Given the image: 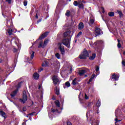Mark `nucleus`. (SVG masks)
Instances as JSON below:
<instances>
[{
  "instance_id": "nucleus-1",
  "label": "nucleus",
  "mask_w": 125,
  "mask_h": 125,
  "mask_svg": "<svg viewBox=\"0 0 125 125\" xmlns=\"http://www.w3.org/2000/svg\"><path fill=\"white\" fill-rule=\"evenodd\" d=\"M62 43L64 45H65L66 47H68V48H70V40L69 39H64L62 40V43H59V49L61 51V54L62 55H64L65 54V50L64 49V47H62L61 45Z\"/></svg>"
},
{
  "instance_id": "nucleus-2",
  "label": "nucleus",
  "mask_w": 125,
  "mask_h": 125,
  "mask_svg": "<svg viewBox=\"0 0 125 125\" xmlns=\"http://www.w3.org/2000/svg\"><path fill=\"white\" fill-rule=\"evenodd\" d=\"M86 117L87 121H90L91 125H99V121L95 120L92 116V111L87 112Z\"/></svg>"
},
{
  "instance_id": "nucleus-3",
  "label": "nucleus",
  "mask_w": 125,
  "mask_h": 125,
  "mask_svg": "<svg viewBox=\"0 0 125 125\" xmlns=\"http://www.w3.org/2000/svg\"><path fill=\"white\" fill-rule=\"evenodd\" d=\"M22 83V82H20L18 83V85L16 86V89L13 92H12L10 94L11 98H14V97L16 94H17V92H18V90L20 87H21V84Z\"/></svg>"
},
{
  "instance_id": "nucleus-4",
  "label": "nucleus",
  "mask_w": 125,
  "mask_h": 125,
  "mask_svg": "<svg viewBox=\"0 0 125 125\" xmlns=\"http://www.w3.org/2000/svg\"><path fill=\"white\" fill-rule=\"evenodd\" d=\"M89 57V54H88V52H87L86 49H84V51L79 56V58L80 59H86L87 57Z\"/></svg>"
},
{
  "instance_id": "nucleus-5",
  "label": "nucleus",
  "mask_w": 125,
  "mask_h": 125,
  "mask_svg": "<svg viewBox=\"0 0 125 125\" xmlns=\"http://www.w3.org/2000/svg\"><path fill=\"white\" fill-rule=\"evenodd\" d=\"M120 112L121 111L119 109H117L115 111V117H116L115 123H120V122H122V120L118 119H121V117H122V116L120 115Z\"/></svg>"
},
{
  "instance_id": "nucleus-6",
  "label": "nucleus",
  "mask_w": 125,
  "mask_h": 125,
  "mask_svg": "<svg viewBox=\"0 0 125 125\" xmlns=\"http://www.w3.org/2000/svg\"><path fill=\"white\" fill-rule=\"evenodd\" d=\"M28 100V97L27 96V93H26V91H23L22 93V99H20V101L21 102H22L24 104V103H25L26 101Z\"/></svg>"
},
{
  "instance_id": "nucleus-7",
  "label": "nucleus",
  "mask_w": 125,
  "mask_h": 125,
  "mask_svg": "<svg viewBox=\"0 0 125 125\" xmlns=\"http://www.w3.org/2000/svg\"><path fill=\"white\" fill-rule=\"evenodd\" d=\"M48 42H49V40H48V39H46L44 41V43L42 42H40L38 47L39 48L41 47H42V48L45 47V46H46V45L47 44V43H48Z\"/></svg>"
},
{
  "instance_id": "nucleus-8",
  "label": "nucleus",
  "mask_w": 125,
  "mask_h": 125,
  "mask_svg": "<svg viewBox=\"0 0 125 125\" xmlns=\"http://www.w3.org/2000/svg\"><path fill=\"white\" fill-rule=\"evenodd\" d=\"M73 34H74V31L69 30L64 33L63 37L64 38H70L73 36Z\"/></svg>"
},
{
  "instance_id": "nucleus-9",
  "label": "nucleus",
  "mask_w": 125,
  "mask_h": 125,
  "mask_svg": "<svg viewBox=\"0 0 125 125\" xmlns=\"http://www.w3.org/2000/svg\"><path fill=\"white\" fill-rule=\"evenodd\" d=\"M52 80H53V83L55 85H56V84L58 83H59V78H58V76H55V75L53 76L52 77Z\"/></svg>"
},
{
  "instance_id": "nucleus-10",
  "label": "nucleus",
  "mask_w": 125,
  "mask_h": 125,
  "mask_svg": "<svg viewBox=\"0 0 125 125\" xmlns=\"http://www.w3.org/2000/svg\"><path fill=\"white\" fill-rule=\"evenodd\" d=\"M101 30L100 28L96 27L95 29V35L97 37V36H99V35L101 34Z\"/></svg>"
},
{
  "instance_id": "nucleus-11",
  "label": "nucleus",
  "mask_w": 125,
  "mask_h": 125,
  "mask_svg": "<svg viewBox=\"0 0 125 125\" xmlns=\"http://www.w3.org/2000/svg\"><path fill=\"white\" fill-rule=\"evenodd\" d=\"M120 78V75L119 74L116 75L115 74H114L112 75V77H111V78L112 80H114L115 82L117 81H119V78Z\"/></svg>"
},
{
  "instance_id": "nucleus-12",
  "label": "nucleus",
  "mask_w": 125,
  "mask_h": 125,
  "mask_svg": "<svg viewBox=\"0 0 125 125\" xmlns=\"http://www.w3.org/2000/svg\"><path fill=\"white\" fill-rule=\"evenodd\" d=\"M87 71V70L86 69L80 70L79 71V74L80 76H83V74H85V73H86Z\"/></svg>"
},
{
  "instance_id": "nucleus-13",
  "label": "nucleus",
  "mask_w": 125,
  "mask_h": 125,
  "mask_svg": "<svg viewBox=\"0 0 125 125\" xmlns=\"http://www.w3.org/2000/svg\"><path fill=\"white\" fill-rule=\"evenodd\" d=\"M48 35L47 32H45L44 33H43V34H42L41 35V36L39 38V39L38 40V41H39V40H42V39H44V38H45V37H47Z\"/></svg>"
},
{
  "instance_id": "nucleus-14",
  "label": "nucleus",
  "mask_w": 125,
  "mask_h": 125,
  "mask_svg": "<svg viewBox=\"0 0 125 125\" xmlns=\"http://www.w3.org/2000/svg\"><path fill=\"white\" fill-rule=\"evenodd\" d=\"M84 27V25H83V23L80 22L78 25V29L79 30H83Z\"/></svg>"
},
{
  "instance_id": "nucleus-15",
  "label": "nucleus",
  "mask_w": 125,
  "mask_h": 125,
  "mask_svg": "<svg viewBox=\"0 0 125 125\" xmlns=\"http://www.w3.org/2000/svg\"><path fill=\"white\" fill-rule=\"evenodd\" d=\"M0 115L1 117H3L4 119H6V114L2 110L0 111Z\"/></svg>"
},
{
  "instance_id": "nucleus-16",
  "label": "nucleus",
  "mask_w": 125,
  "mask_h": 125,
  "mask_svg": "<svg viewBox=\"0 0 125 125\" xmlns=\"http://www.w3.org/2000/svg\"><path fill=\"white\" fill-rule=\"evenodd\" d=\"M33 78L34 80H39V78H40V74L37 73H35L33 74Z\"/></svg>"
},
{
  "instance_id": "nucleus-17",
  "label": "nucleus",
  "mask_w": 125,
  "mask_h": 125,
  "mask_svg": "<svg viewBox=\"0 0 125 125\" xmlns=\"http://www.w3.org/2000/svg\"><path fill=\"white\" fill-rule=\"evenodd\" d=\"M71 86V84H70V82H67L65 83V85L63 86L64 88H67V87H70Z\"/></svg>"
},
{
  "instance_id": "nucleus-18",
  "label": "nucleus",
  "mask_w": 125,
  "mask_h": 125,
  "mask_svg": "<svg viewBox=\"0 0 125 125\" xmlns=\"http://www.w3.org/2000/svg\"><path fill=\"white\" fill-rule=\"evenodd\" d=\"M95 78V74H93L90 78V79L89 80V81L87 82V83H90L92 81H93V79Z\"/></svg>"
},
{
  "instance_id": "nucleus-19",
  "label": "nucleus",
  "mask_w": 125,
  "mask_h": 125,
  "mask_svg": "<svg viewBox=\"0 0 125 125\" xmlns=\"http://www.w3.org/2000/svg\"><path fill=\"white\" fill-rule=\"evenodd\" d=\"M29 54L31 55V59H33L34 56H35V52L34 51H31L29 52Z\"/></svg>"
},
{
  "instance_id": "nucleus-20",
  "label": "nucleus",
  "mask_w": 125,
  "mask_h": 125,
  "mask_svg": "<svg viewBox=\"0 0 125 125\" xmlns=\"http://www.w3.org/2000/svg\"><path fill=\"white\" fill-rule=\"evenodd\" d=\"M55 92L56 94H57V95L59 94L60 91H59V88H58V86H56V88L55 89Z\"/></svg>"
},
{
  "instance_id": "nucleus-21",
  "label": "nucleus",
  "mask_w": 125,
  "mask_h": 125,
  "mask_svg": "<svg viewBox=\"0 0 125 125\" xmlns=\"http://www.w3.org/2000/svg\"><path fill=\"white\" fill-rule=\"evenodd\" d=\"M95 57H96V54L95 53H94L91 56H90L89 58V59L90 60H93V59H94V58H95Z\"/></svg>"
},
{
  "instance_id": "nucleus-22",
  "label": "nucleus",
  "mask_w": 125,
  "mask_h": 125,
  "mask_svg": "<svg viewBox=\"0 0 125 125\" xmlns=\"http://www.w3.org/2000/svg\"><path fill=\"white\" fill-rule=\"evenodd\" d=\"M97 107H100L101 106V101L100 100H98L96 103Z\"/></svg>"
},
{
  "instance_id": "nucleus-23",
  "label": "nucleus",
  "mask_w": 125,
  "mask_h": 125,
  "mask_svg": "<svg viewBox=\"0 0 125 125\" xmlns=\"http://www.w3.org/2000/svg\"><path fill=\"white\" fill-rule=\"evenodd\" d=\"M78 7L79 8H82V9H83V3H81V2H79Z\"/></svg>"
},
{
  "instance_id": "nucleus-24",
  "label": "nucleus",
  "mask_w": 125,
  "mask_h": 125,
  "mask_svg": "<svg viewBox=\"0 0 125 125\" xmlns=\"http://www.w3.org/2000/svg\"><path fill=\"white\" fill-rule=\"evenodd\" d=\"M12 29H8L7 30V33L9 35V36H11V35H12Z\"/></svg>"
},
{
  "instance_id": "nucleus-25",
  "label": "nucleus",
  "mask_w": 125,
  "mask_h": 125,
  "mask_svg": "<svg viewBox=\"0 0 125 125\" xmlns=\"http://www.w3.org/2000/svg\"><path fill=\"white\" fill-rule=\"evenodd\" d=\"M55 56L56 57V58H57V59H60V57H61L60 54L58 53H56Z\"/></svg>"
},
{
  "instance_id": "nucleus-26",
  "label": "nucleus",
  "mask_w": 125,
  "mask_h": 125,
  "mask_svg": "<svg viewBox=\"0 0 125 125\" xmlns=\"http://www.w3.org/2000/svg\"><path fill=\"white\" fill-rule=\"evenodd\" d=\"M77 83H78V82H77V78H75L72 81V84L73 85H76V84H77Z\"/></svg>"
},
{
  "instance_id": "nucleus-27",
  "label": "nucleus",
  "mask_w": 125,
  "mask_h": 125,
  "mask_svg": "<svg viewBox=\"0 0 125 125\" xmlns=\"http://www.w3.org/2000/svg\"><path fill=\"white\" fill-rule=\"evenodd\" d=\"M93 23H94V19L91 18V17L90 19L89 24H90L91 25H92V24H93Z\"/></svg>"
},
{
  "instance_id": "nucleus-28",
  "label": "nucleus",
  "mask_w": 125,
  "mask_h": 125,
  "mask_svg": "<svg viewBox=\"0 0 125 125\" xmlns=\"http://www.w3.org/2000/svg\"><path fill=\"white\" fill-rule=\"evenodd\" d=\"M122 63V65L123 66V71H124V72H125V61L123 60Z\"/></svg>"
},
{
  "instance_id": "nucleus-29",
  "label": "nucleus",
  "mask_w": 125,
  "mask_h": 125,
  "mask_svg": "<svg viewBox=\"0 0 125 125\" xmlns=\"http://www.w3.org/2000/svg\"><path fill=\"white\" fill-rule=\"evenodd\" d=\"M55 105L58 107L59 108V107H60V103H59V101H56L55 102Z\"/></svg>"
},
{
  "instance_id": "nucleus-30",
  "label": "nucleus",
  "mask_w": 125,
  "mask_h": 125,
  "mask_svg": "<svg viewBox=\"0 0 125 125\" xmlns=\"http://www.w3.org/2000/svg\"><path fill=\"white\" fill-rule=\"evenodd\" d=\"M108 15L110 17H113V16H114V15H115V13H114L113 12H110L108 13Z\"/></svg>"
},
{
  "instance_id": "nucleus-31",
  "label": "nucleus",
  "mask_w": 125,
  "mask_h": 125,
  "mask_svg": "<svg viewBox=\"0 0 125 125\" xmlns=\"http://www.w3.org/2000/svg\"><path fill=\"white\" fill-rule=\"evenodd\" d=\"M118 44L117 45L118 48H121V47H122V45L121 44V41H120V40H118Z\"/></svg>"
},
{
  "instance_id": "nucleus-32",
  "label": "nucleus",
  "mask_w": 125,
  "mask_h": 125,
  "mask_svg": "<svg viewBox=\"0 0 125 125\" xmlns=\"http://www.w3.org/2000/svg\"><path fill=\"white\" fill-rule=\"evenodd\" d=\"M80 4V2H78L77 1H74L73 2V5L74 6H78L79 4Z\"/></svg>"
},
{
  "instance_id": "nucleus-33",
  "label": "nucleus",
  "mask_w": 125,
  "mask_h": 125,
  "mask_svg": "<svg viewBox=\"0 0 125 125\" xmlns=\"http://www.w3.org/2000/svg\"><path fill=\"white\" fill-rule=\"evenodd\" d=\"M99 66H96V72H99ZM97 76H98V75H99V72L96 74Z\"/></svg>"
},
{
  "instance_id": "nucleus-34",
  "label": "nucleus",
  "mask_w": 125,
  "mask_h": 125,
  "mask_svg": "<svg viewBox=\"0 0 125 125\" xmlns=\"http://www.w3.org/2000/svg\"><path fill=\"white\" fill-rule=\"evenodd\" d=\"M65 15L66 16L69 17V16L71 15V12H70V11H67L66 13H65Z\"/></svg>"
},
{
  "instance_id": "nucleus-35",
  "label": "nucleus",
  "mask_w": 125,
  "mask_h": 125,
  "mask_svg": "<svg viewBox=\"0 0 125 125\" xmlns=\"http://www.w3.org/2000/svg\"><path fill=\"white\" fill-rule=\"evenodd\" d=\"M51 111L52 113H54L55 112H56L57 113H59V112H58V110H57V109L55 110V109H54L53 108H52L51 109Z\"/></svg>"
},
{
  "instance_id": "nucleus-36",
  "label": "nucleus",
  "mask_w": 125,
  "mask_h": 125,
  "mask_svg": "<svg viewBox=\"0 0 125 125\" xmlns=\"http://www.w3.org/2000/svg\"><path fill=\"white\" fill-rule=\"evenodd\" d=\"M117 12L118 14L120 15V17H122V16H123V13L122 12V11L120 10H117Z\"/></svg>"
},
{
  "instance_id": "nucleus-37",
  "label": "nucleus",
  "mask_w": 125,
  "mask_h": 125,
  "mask_svg": "<svg viewBox=\"0 0 125 125\" xmlns=\"http://www.w3.org/2000/svg\"><path fill=\"white\" fill-rule=\"evenodd\" d=\"M95 43H99V44H102L103 43V41H97Z\"/></svg>"
},
{
  "instance_id": "nucleus-38",
  "label": "nucleus",
  "mask_w": 125,
  "mask_h": 125,
  "mask_svg": "<svg viewBox=\"0 0 125 125\" xmlns=\"http://www.w3.org/2000/svg\"><path fill=\"white\" fill-rule=\"evenodd\" d=\"M28 4V1L25 0L23 2V5L24 6H27V5Z\"/></svg>"
},
{
  "instance_id": "nucleus-39",
  "label": "nucleus",
  "mask_w": 125,
  "mask_h": 125,
  "mask_svg": "<svg viewBox=\"0 0 125 125\" xmlns=\"http://www.w3.org/2000/svg\"><path fill=\"white\" fill-rule=\"evenodd\" d=\"M83 34V32H80L77 35V38H79V37H80L82 36V34Z\"/></svg>"
},
{
  "instance_id": "nucleus-40",
  "label": "nucleus",
  "mask_w": 125,
  "mask_h": 125,
  "mask_svg": "<svg viewBox=\"0 0 125 125\" xmlns=\"http://www.w3.org/2000/svg\"><path fill=\"white\" fill-rule=\"evenodd\" d=\"M4 81H5V79L2 80V79H1V77H0V83H2V82H4Z\"/></svg>"
},
{
  "instance_id": "nucleus-41",
  "label": "nucleus",
  "mask_w": 125,
  "mask_h": 125,
  "mask_svg": "<svg viewBox=\"0 0 125 125\" xmlns=\"http://www.w3.org/2000/svg\"><path fill=\"white\" fill-rule=\"evenodd\" d=\"M22 110L23 111V112H26V111H27V108L26 107H24L22 108Z\"/></svg>"
},
{
  "instance_id": "nucleus-42",
  "label": "nucleus",
  "mask_w": 125,
  "mask_h": 125,
  "mask_svg": "<svg viewBox=\"0 0 125 125\" xmlns=\"http://www.w3.org/2000/svg\"><path fill=\"white\" fill-rule=\"evenodd\" d=\"M29 116H34V113H30L29 114H28L26 116L27 118H29Z\"/></svg>"
},
{
  "instance_id": "nucleus-43",
  "label": "nucleus",
  "mask_w": 125,
  "mask_h": 125,
  "mask_svg": "<svg viewBox=\"0 0 125 125\" xmlns=\"http://www.w3.org/2000/svg\"><path fill=\"white\" fill-rule=\"evenodd\" d=\"M6 1L9 3V4H10L11 3V0H6Z\"/></svg>"
},
{
  "instance_id": "nucleus-44",
  "label": "nucleus",
  "mask_w": 125,
  "mask_h": 125,
  "mask_svg": "<svg viewBox=\"0 0 125 125\" xmlns=\"http://www.w3.org/2000/svg\"><path fill=\"white\" fill-rule=\"evenodd\" d=\"M84 98L86 100H87L89 98L88 96H87V95H86V94H85V97H84Z\"/></svg>"
},
{
  "instance_id": "nucleus-45",
  "label": "nucleus",
  "mask_w": 125,
  "mask_h": 125,
  "mask_svg": "<svg viewBox=\"0 0 125 125\" xmlns=\"http://www.w3.org/2000/svg\"><path fill=\"white\" fill-rule=\"evenodd\" d=\"M42 71H43V68H41L40 69H39L38 72L40 73V72H42Z\"/></svg>"
},
{
  "instance_id": "nucleus-46",
  "label": "nucleus",
  "mask_w": 125,
  "mask_h": 125,
  "mask_svg": "<svg viewBox=\"0 0 125 125\" xmlns=\"http://www.w3.org/2000/svg\"><path fill=\"white\" fill-rule=\"evenodd\" d=\"M17 42H19V40L16 39V42H15L16 45L18 46V44H17Z\"/></svg>"
},
{
  "instance_id": "nucleus-47",
  "label": "nucleus",
  "mask_w": 125,
  "mask_h": 125,
  "mask_svg": "<svg viewBox=\"0 0 125 125\" xmlns=\"http://www.w3.org/2000/svg\"><path fill=\"white\" fill-rule=\"evenodd\" d=\"M67 125H72V123L70 122H67Z\"/></svg>"
},
{
  "instance_id": "nucleus-48",
  "label": "nucleus",
  "mask_w": 125,
  "mask_h": 125,
  "mask_svg": "<svg viewBox=\"0 0 125 125\" xmlns=\"http://www.w3.org/2000/svg\"><path fill=\"white\" fill-rule=\"evenodd\" d=\"M40 22H42V19H40L38 21H37V24H39Z\"/></svg>"
},
{
  "instance_id": "nucleus-49",
  "label": "nucleus",
  "mask_w": 125,
  "mask_h": 125,
  "mask_svg": "<svg viewBox=\"0 0 125 125\" xmlns=\"http://www.w3.org/2000/svg\"><path fill=\"white\" fill-rule=\"evenodd\" d=\"M90 105H92V103H89L88 104V106H90Z\"/></svg>"
},
{
  "instance_id": "nucleus-50",
  "label": "nucleus",
  "mask_w": 125,
  "mask_h": 125,
  "mask_svg": "<svg viewBox=\"0 0 125 125\" xmlns=\"http://www.w3.org/2000/svg\"><path fill=\"white\" fill-rule=\"evenodd\" d=\"M42 85H40L39 86V89H41L42 88Z\"/></svg>"
},
{
  "instance_id": "nucleus-51",
  "label": "nucleus",
  "mask_w": 125,
  "mask_h": 125,
  "mask_svg": "<svg viewBox=\"0 0 125 125\" xmlns=\"http://www.w3.org/2000/svg\"><path fill=\"white\" fill-rule=\"evenodd\" d=\"M81 94H82L81 92H80L79 96V100H81V98H80V97H81Z\"/></svg>"
},
{
  "instance_id": "nucleus-52",
  "label": "nucleus",
  "mask_w": 125,
  "mask_h": 125,
  "mask_svg": "<svg viewBox=\"0 0 125 125\" xmlns=\"http://www.w3.org/2000/svg\"><path fill=\"white\" fill-rule=\"evenodd\" d=\"M13 51H14V52H16V51H17V49L15 48V49H14Z\"/></svg>"
},
{
  "instance_id": "nucleus-53",
  "label": "nucleus",
  "mask_w": 125,
  "mask_h": 125,
  "mask_svg": "<svg viewBox=\"0 0 125 125\" xmlns=\"http://www.w3.org/2000/svg\"><path fill=\"white\" fill-rule=\"evenodd\" d=\"M103 8L102 12L103 13H104V12H105V11L104 10V8Z\"/></svg>"
},
{
  "instance_id": "nucleus-54",
  "label": "nucleus",
  "mask_w": 125,
  "mask_h": 125,
  "mask_svg": "<svg viewBox=\"0 0 125 125\" xmlns=\"http://www.w3.org/2000/svg\"><path fill=\"white\" fill-rule=\"evenodd\" d=\"M0 63H2V59H0Z\"/></svg>"
},
{
  "instance_id": "nucleus-55",
  "label": "nucleus",
  "mask_w": 125,
  "mask_h": 125,
  "mask_svg": "<svg viewBox=\"0 0 125 125\" xmlns=\"http://www.w3.org/2000/svg\"><path fill=\"white\" fill-rule=\"evenodd\" d=\"M36 18H37V19H38V18H39V17L38 16V15H36Z\"/></svg>"
},
{
  "instance_id": "nucleus-56",
  "label": "nucleus",
  "mask_w": 125,
  "mask_h": 125,
  "mask_svg": "<svg viewBox=\"0 0 125 125\" xmlns=\"http://www.w3.org/2000/svg\"><path fill=\"white\" fill-rule=\"evenodd\" d=\"M22 125H26V123H22Z\"/></svg>"
},
{
  "instance_id": "nucleus-57",
  "label": "nucleus",
  "mask_w": 125,
  "mask_h": 125,
  "mask_svg": "<svg viewBox=\"0 0 125 125\" xmlns=\"http://www.w3.org/2000/svg\"><path fill=\"white\" fill-rule=\"evenodd\" d=\"M2 71V70H1V69H0V73H1Z\"/></svg>"
},
{
  "instance_id": "nucleus-58",
  "label": "nucleus",
  "mask_w": 125,
  "mask_h": 125,
  "mask_svg": "<svg viewBox=\"0 0 125 125\" xmlns=\"http://www.w3.org/2000/svg\"><path fill=\"white\" fill-rule=\"evenodd\" d=\"M124 55H125V51L123 53Z\"/></svg>"
},
{
  "instance_id": "nucleus-59",
  "label": "nucleus",
  "mask_w": 125,
  "mask_h": 125,
  "mask_svg": "<svg viewBox=\"0 0 125 125\" xmlns=\"http://www.w3.org/2000/svg\"><path fill=\"white\" fill-rule=\"evenodd\" d=\"M42 66H45V65H44V64L43 63V64H42Z\"/></svg>"
},
{
  "instance_id": "nucleus-60",
  "label": "nucleus",
  "mask_w": 125,
  "mask_h": 125,
  "mask_svg": "<svg viewBox=\"0 0 125 125\" xmlns=\"http://www.w3.org/2000/svg\"><path fill=\"white\" fill-rule=\"evenodd\" d=\"M27 60H28V61H30L31 60L28 59Z\"/></svg>"
},
{
  "instance_id": "nucleus-61",
  "label": "nucleus",
  "mask_w": 125,
  "mask_h": 125,
  "mask_svg": "<svg viewBox=\"0 0 125 125\" xmlns=\"http://www.w3.org/2000/svg\"><path fill=\"white\" fill-rule=\"evenodd\" d=\"M31 49H32V47H31L29 48L30 50H31Z\"/></svg>"
},
{
  "instance_id": "nucleus-62",
  "label": "nucleus",
  "mask_w": 125,
  "mask_h": 125,
  "mask_svg": "<svg viewBox=\"0 0 125 125\" xmlns=\"http://www.w3.org/2000/svg\"><path fill=\"white\" fill-rule=\"evenodd\" d=\"M49 117H50V113H49Z\"/></svg>"
},
{
  "instance_id": "nucleus-63",
  "label": "nucleus",
  "mask_w": 125,
  "mask_h": 125,
  "mask_svg": "<svg viewBox=\"0 0 125 125\" xmlns=\"http://www.w3.org/2000/svg\"><path fill=\"white\" fill-rule=\"evenodd\" d=\"M97 114H99V112L98 111L97 112Z\"/></svg>"
},
{
  "instance_id": "nucleus-64",
  "label": "nucleus",
  "mask_w": 125,
  "mask_h": 125,
  "mask_svg": "<svg viewBox=\"0 0 125 125\" xmlns=\"http://www.w3.org/2000/svg\"><path fill=\"white\" fill-rule=\"evenodd\" d=\"M72 78H73V76L71 77H70V79H72Z\"/></svg>"
}]
</instances>
